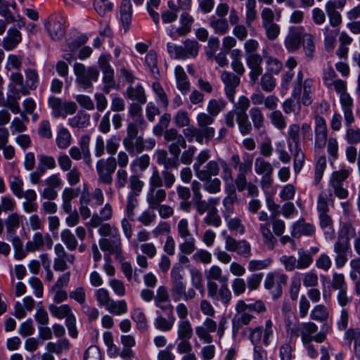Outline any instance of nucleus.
<instances>
[{"instance_id":"obj_1","label":"nucleus","mask_w":360,"mask_h":360,"mask_svg":"<svg viewBox=\"0 0 360 360\" xmlns=\"http://www.w3.org/2000/svg\"><path fill=\"white\" fill-rule=\"evenodd\" d=\"M205 274L207 297L227 306L232 299V294L227 284L228 276L223 275L222 269L217 265L211 266L205 270Z\"/></svg>"},{"instance_id":"obj_2","label":"nucleus","mask_w":360,"mask_h":360,"mask_svg":"<svg viewBox=\"0 0 360 360\" xmlns=\"http://www.w3.org/2000/svg\"><path fill=\"white\" fill-rule=\"evenodd\" d=\"M250 106V100L245 96H240L237 104L235 105L236 109L231 110L224 115L225 125L228 128L233 129L236 125V120L240 133L243 136L250 134L252 131V125L246 113Z\"/></svg>"},{"instance_id":"obj_3","label":"nucleus","mask_w":360,"mask_h":360,"mask_svg":"<svg viewBox=\"0 0 360 360\" xmlns=\"http://www.w3.org/2000/svg\"><path fill=\"white\" fill-rule=\"evenodd\" d=\"M221 179L225 183H232L233 180V172L228 163L221 158L209 161L195 175L201 181L217 176L219 174L220 169Z\"/></svg>"},{"instance_id":"obj_4","label":"nucleus","mask_w":360,"mask_h":360,"mask_svg":"<svg viewBox=\"0 0 360 360\" xmlns=\"http://www.w3.org/2000/svg\"><path fill=\"white\" fill-rule=\"evenodd\" d=\"M73 72L76 77L75 82L78 88L82 90L93 89V83L96 82L99 77V71L95 66H85L80 63H75Z\"/></svg>"},{"instance_id":"obj_5","label":"nucleus","mask_w":360,"mask_h":360,"mask_svg":"<svg viewBox=\"0 0 360 360\" xmlns=\"http://www.w3.org/2000/svg\"><path fill=\"white\" fill-rule=\"evenodd\" d=\"M288 332L296 336L300 333L302 342L314 341L317 343H322L326 339V333L323 331L317 333L318 326L313 322H306L288 328Z\"/></svg>"},{"instance_id":"obj_6","label":"nucleus","mask_w":360,"mask_h":360,"mask_svg":"<svg viewBox=\"0 0 360 360\" xmlns=\"http://www.w3.org/2000/svg\"><path fill=\"white\" fill-rule=\"evenodd\" d=\"M167 51L172 58L175 59L195 58L200 50V44L195 39H186L182 45L168 43Z\"/></svg>"},{"instance_id":"obj_7","label":"nucleus","mask_w":360,"mask_h":360,"mask_svg":"<svg viewBox=\"0 0 360 360\" xmlns=\"http://www.w3.org/2000/svg\"><path fill=\"white\" fill-rule=\"evenodd\" d=\"M139 129L135 124H127V134L122 140L124 149L132 156L143 151V138L138 135Z\"/></svg>"},{"instance_id":"obj_8","label":"nucleus","mask_w":360,"mask_h":360,"mask_svg":"<svg viewBox=\"0 0 360 360\" xmlns=\"http://www.w3.org/2000/svg\"><path fill=\"white\" fill-rule=\"evenodd\" d=\"M275 327L271 319L265 321L264 326H259L248 328L249 339L252 344H261L267 347L271 343Z\"/></svg>"},{"instance_id":"obj_9","label":"nucleus","mask_w":360,"mask_h":360,"mask_svg":"<svg viewBox=\"0 0 360 360\" xmlns=\"http://www.w3.org/2000/svg\"><path fill=\"white\" fill-rule=\"evenodd\" d=\"M274 167L272 164L263 158H257L255 160V171L262 176L260 186L264 193H268L274 183Z\"/></svg>"},{"instance_id":"obj_10","label":"nucleus","mask_w":360,"mask_h":360,"mask_svg":"<svg viewBox=\"0 0 360 360\" xmlns=\"http://www.w3.org/2000/svg\"><path fill=\"white\" fill-rule=\"evenodd\" d=\"M98 174V181L106 185L112 183V174L117 169L116 159L113 156L101 158L98 160L96 165Z\"/></svg>"},{"instance_id":"obj_11","label":"nucleus","mask_w":360,"mask_h":360,"mask_svg":"<svg viewBox=\"0 0 360 360\" xmlns=\"http://www.w3.org/2000/svg\"><path fill=\"white\" fill-rule=\"evenodd\" d=\"M48 105L51 108L53 117H66L68 115H73L77 109V104L73 101L63 102L60 98L51 96L48 100Z\"/></svg>"},{"instance_id":"obj_12","label":"nucleus","mask_w":360,"mask_h":360,"mask_svg":"<svg viewBox=\"0 0 360 360\" xmlns=\"http://www.w3.org/2000/svg\"><path fill=\"white\" fill-rule=\"evenodd\" d=\"M56 257L53 259V269L56 271H65L75 264V256L67 252L63 245L57 243L54 246Z\"/></svg>"},{"instance_id":"obj_13","label":"nucleus","mask_w":360,"mask_h":360,"mask_svg":"<svg viewBox=\"0 0 360 360\" xmlns=\"http://www.w3.org/2000/svg\"><path fill=\"white\" fill-rule=\"evenodd\" d=\"M164 139L167 143H171L168 146L169 153L179 157L181 153V148H186V141L184 136L179 134L176 129L171 128L164 132Z\"/></svg>"},{"instance_id":"obj_14","label":"nucleus","mask_w":360,"mask_h":360,"mask_svg":"<svg viewBox=\"0 0 360 360\" xmlns=\"http://www.w3.org/2000/svg\"><path fill=\"white\" fill-rule=\"evenodd\" d=\"M65 19L61 15H51L45 22L49 35L54 41L60 40L65 33Z\"/></svg>"},{"instance_id":"obj_15","label":"nucleus","mask_w":360,"mask_h":360,"mask_svg":"<svg viewBox=\"0 0 360 360\" xmlns=\"http://www.w3.org/2000/svg\"><path fill=\"white\" fill-rule=\"evenodd\" d=\"M315 127H314V148L315 151H321L326 145L328 139V128L325 119L316 115L314 117Z\"/></svg>"},{"instance_id":"obj_16","label":"nucleus","mask_w":360,"mask_h":360,"mask_svg":"<svg viewBox=\"0 0 360 360\" xmlns=\"http://www.w3.org/2000/svg\"><path fill=\"white\" fill-rule=\"evenodd\" d=\"M220 79L224 85V93L230 102L234 103L236 88L240 83L238 76L229 71H223L220 75Z\"/></svg>"},{"instance_id":"obj_17","label":"nucleus","mask_w":360,"mask_h":360,"mask_svg":"<svg viewBox=\"0 0 360 360\" xmlns=\"http://www.w3.org/2000/svg\"><path fill=\"white\" fill-rule=\"evenodd\" d=\"M198 127L205 136L206 142L210 141L215 135V129L211 125L215 122V117L208 112H200L196 116Z\"/></svg>"},{"instance_id":"obj_18","label":"nucleus","mask_w":360,"mask_h":360,"mask_svg":"<svg viewBox=\"0 0 360 360\" xmlns=\"http://www.w3.org/2000/svg\"><path fill=\"white\" fill-rule=\"evenodd\" d=\"M314 93V80L311 78H307L301 84V89L296 92V86L292 96L295 98L299 97L298 100L305 106L310 105L313 102V96Z\"/></svg>"},{"instance_id":"obj_19","label":"nucleus","mask_w":360,"mask_h":360,"mask_svg":"<svg viewBox=\"0 0 360 360\" xmlns=\"http://www.w3.org/2000/svg\"><path fill=\"white\" fill-rule=\"evenodd\" d=\"M53 242L49 233L44 236L41 232H36L34 233L31 240H29L25 245V250L28 252H35L41 250L44 245H46L47 249L52 248Z\"/></svg>"},{"instance_id":"obj_20","label":"nucleus","mask_w":360,"mask_h":360,"mask_svg":"<svg viewBox=\"0 0 360 360\" xmlns=\"http://www.w3.org/2000/svg\"><path fill=\"white\" fill-rule=\"evenodd\" d=\"M193 22L194 19L190 14L183 13L180 16V26H171L168 30V34L174 39L186 36L191 32Z\"/></svg>"},{"instance_id":"obj_21","label":"nucleus","mask_w":360,"mask_h":360,"mask_svg":"<svg viewBox=\"0 0 360 360\" xmlns=\"http://www.w3.org/2000/svg\"><path fill=\"white\" fill-rule=\"evenodd\" d=\"M303 32V27H294L290 29L284 41V45L288 51L292 53L300 48Z\"/></svg>"},{"instance_id":"obj_22","label":"nucleus","mask_w":360,"mask_h":360,"mask_svg":"<svg viewBox=\"0 0 360 360\" xmlns=\"http://www.w3.org/2000/svg\"><path fill=\"white\" fill-rule=\"evenodd\" d=\"M101 249L108 252L109 255H115L117 259L121 260L123 258L121 237L112 238V239L102 238L99 240Z\"/></svg>"},{"instance_id":"obj_23","label":"nucleus","mask_w":360,"mask_h":360,"mask_svg":"<svg viewBox=\"0 0 360 360\" xmlns=\"http://www.w3.org/2000/svg\"><path fill=\"white\" fill-rule=\"evenodd\" d=\"M345 4L346 0H338L336 2L329 1L326 3L325 8L332 27H338L342 23V16L336 8H342Z\"/></svg>"},{"instance_id":"obj_24","label":"nucleus","mask_w":360,"mask_h":360,"mask_svg":"<svg viewBox=\"0 0 360 360\" xmlns=\"http://www.w3.org/2000/svg\"><path fill=\"white\" fill-rule=\"evenodd\" d=\"M350 249L349 242L347 240H338L334 244L335 253V262L338 268H342L347 263V252Z\"/></svg>"},{"instance_id":"obj_25","label":"nucleus","mask_w":360,"mask_h":360,"mask_svg":"<svg viewBox=\"0 0 360 360\" xmlns=\"http://www.w3.org/2000/svg\"><path fill=\"white\" fill-rule=\"evenodd\" d=\"M262 57L258 53L249 54L246 58L248 67L250 69V78L255 82L262 73Z\"/></svg>"},{"instance_id":"obj_26","label":"nucleus","mask_w":360,"mask_h":360,"mask_svg":"<svg viewBox=\"0 0 360 360\" xmlns=\"http://www.w3.org/2000/svg\"><path fill=\"white\" fill-rule=\"evenodd\" d=\"M167 192L162 188H148L146 193V202L150 209H156L165 200Z\"/></svg>"},{"instance_id":"obj_27","label":"nucleus","mask_w":360,"mask_h":360,"mask_svg":"<svg viewBox=\"0 0 360 360\" xmlns=\"http://www.w3.org/2000/svg\"><path fill=\"white\" fill-rule=\"evenodd\" d=\"M141 105L139 103H132L129 105V115L132 119V122L128 124H134L143 131L146 129L147 124L142 114Z\"/></svg>"},{"instance_id":"obj_28","label":"nucleus","mask_w":360,"mask_h":360,"mask_svg":"<svg viewBox=\"0 0 360 360\" xmlns=\"http://www.w3.org/2000/svg\"><path fill=\"white\" fill-rule=\"evenodd\" d=\"M22 41L20 32L15 27L10 28L6 36L2 40V46L7 51H12L15 49Z\"/></svg>"},{"instance_id":"obj_29","label":"nucleus","mask_w":360,"mask_h":360,"mask_svg":"<svg viewBox=\"0 0 360 360\" xmlns=\"http://www.w3.org/2000/svg\"><path fill=\"white\" fill-rule=\"evenodd\" d=\"M292 236L300 238L302 235L311 236L315 233L316 228L314 224L307 223L304 219L298 220L293 224Z\"/></svg>"},{"instance_id":"obj_30","label":"nucleus","mask_w":360,"mask_h":360,"mask_svg":"<svg viewBox=\"0 0 360 360\" xmlns=\"http://www.w3.org/2000/svg\"><path fill=\"white\" fill-rule=\"evenodd\" d=\"M25 75V87H23L22 89H16L15 91L16 94L27 96L30 94V90H33L37 87V83L38 80V75L37 71L32 69H28L26 70Z\"/></svg>"},{"instance_id":"obj_31","label":"nucleus","mask_w":360,"mask_h":360,"mask_svg":"<svg viewBox=\"0 0 360 360\" xmlns=\"http://www.w3.org/2000/svg\"><path fill=\"white\" fill-rule=\"evenodd\" d=\"M176 86L182 94L186 95L191 88V84L184 68L178 65L174 70Z\"/></svg>"},{"instance_id":"obj_32","label":"nucleus","mask_w":360,"mask_h":360,"mask_svg":"<svg viewBox=\"0 0 360 360\" xmlns=\"http://www.w3.org/2000/svg\"><path fill=\"white\" fill-rule=\"evenodd\" d=\"M125 95L129 99L136 101L140 104H144L147 101L145 90L141 84H137L135 86H129Z\"/></svg>"},{"instance_id":"obj_33","label":"nucleus","mask_w":360,"mask_h":360,"mask_svg":"<svg viewBox=\"0 0 360 360\" xmlns=\"http://www.w3.org/2000/svg\"><path fill=\"white\" fill-rule=\"evenodd\" d=\"M226 196L223 200V205L225 208V215L232 214L234 212L233 205L237 201L238 197L236 188L230 185L226 188Z\"/></svg>"},{"instance_id":"obj_34","label":"nucleus","mask_w":360,"mask_h":360,"mask_svg":"<svg viewBox=\"0 0 360 360\" xmlns=\"http://www.w3.org/2000/svg\"><path fill=\"white\" fill-rule=\"evenodd\" d=\"M209 25L217 34L224 35L229 30V22L226 18L212 15L209 19Z\"/></svg>"},{"instance_id":"obj_35","label":"nucleus","mask_w":360,"mask_h":360,"mask_svg":"<svg viewBox=\"0 0 360 360\" xmlns=\"http://www.w3.org/2000/svg\"><path fill=\"white\" fill-rule=\"evenodd\" d=\"M157 317L154 320V326L156 329L167 332L172 330L175 322V318L173 314L169 315L168 318L164 317L160 311H157Z\"/></svg>"},{"instance_id":"obj_36","label":"nucleus","mask_w":360,"mask_h":360,"mask_svg":"<svg viewBox=\"0 0 360 360\" xmlns=\"http://www.w3.org/2000/svg\"><path fill=\"white\" fill-rule=\"evenodd\" d=\"M269 223H262L259 224V231L263 237V243L268 250L274 249L277 243L276 238L274 236L269 229Z\"/></svg>"},{"instance_id":"obj_37","label":"nucleus","mask_w":360,"mask_h":360,"mask_svg":"<svg viewBox=\"0 0 360 360\" xmlns=\"http://www.w3.org/2000/svg\"><path fill=\"white\" fill-rule=\"evenodd\" d=\"M121 20L125 31H127L131 22L132 6L131 0H123L120 6Z\"/></svg>"},{"instance_id":"obj_38","label":"nucleus","mask_w":360,"mask_h":360,"mask_svg":"<svg viewBox=\"0 0 360 360\" xmlns=\"http://www.w3.org/2000/svg\"><path fill=\"white\" fill-rule=\"evenodd\" d=\"M302 43L306 57L311 60L316 49L314 36L310 33L303 32Z\"/></svg>"},{"instance_id":"obj_39","label":"nucleus","mask_w":360,"mask_h":360,"mask_svg":"<svg viewBox=\"0 0 360 360\" xmlns=\"http://www.w3.org/2000/svg\"><path fill=\"white\" fill-rule=\"evenodd\" d=\"M249 115L255 129L259 130L264 127L265 118L260 108L257 106L251 108L249 110Z\"/></svg>"},{"instance_id":"obj_40","label":"nucleus","mask_w":360,"mask_h":360,"mask_svg":"<svg viewBox=\"0 0 360 360\" xmlns=\"http://www.w3.org/2000/svg\"><path fill=\"white\" fill-rule=\"evenodd\" d=\"M70 348V343L66 338L60 339L56 342H49L46 345L47 352L60 354L63 351H68Z\"/></svg>"},{"instance_id":"obj_41","label":"nucleus","mask_w":360,"mask_h":360,"mask_svg":"<svg viewBox=\"0 0 360 360\" xmlns=\"http://www.w3.org/2000/svg\"><path fill=\"white\" fill-rule=\"evenodd\" d=\"M68 124L74 128H85L90 124V115L84 111H79L68 120Z\"/></svg>"},{"instance_id":"obj_42","label":"nucleus","mask_w":360,"mask_h":360,"mask_svg":"<svg viewBox=\"0 0 360 360\" xmlns=\"http://www.w3.org/2000/svg\"><path fill=\"white\" fill-rule=\"evenodd\" d=\"M131 317L136 323V328L139 330L146 331L148 328V319L143 311L140 308L133 309Z\"/></svg>"},{"instance_id":"obj_43","label":"nucleus","mask_w":360,"mask_h":360,"mask_svg":"<svg viewBox=\"0 0 360 360\" xmlns=\"http://www.w3.org/2000/svg\"><path fill=\"white\" fill-rule=\"evenodd\" d=\"M56 143L58 148L66 149L72 143V136L68 129L61 127L57 132Z\"/></svg>"},{"instance_id":"obj_44","label":"nucleus","mask_w":360,"mask_h":360,"mask_svg":"<svg viewBox=\"0 0 360 360\" xmlns=\"http://www.w3.org/2000/svg\"><path fill=\"white\" fill-rule=\"evenodd\" d=\"M176 333L178 339H191L193 329L190 320L178 321Z\"/></svg>"},{"instance_id":"obj_45","label":"nucleus","mask_w":360,"mask_h":360,"mask_svg":"<svg viewBox=\"0 0 360 360\" xmlns=\"http://www.w3.org/2000/svg\"><path fill=\"white\" fill-rule=\"evenodd\" d=\"M49 310L51 314L59 319L67 318L72 314V309L68 304L56 305L51 304L49 305Z\"/></svg>"},{"instance_id":"obj_46","label":"nucleus","mask_w":360,"mask_h":360,"mask_svg":"<svg viewBox=\"0 0 360 360\" xmlns=\"http://www.w3.org/2000/svg\"><path fill=\"white\" fill-rule=\"evenodd\" d=\"M145 63L148 68L151 76L158 79L160 77V72L158 68V58L155 52L150 51H149L145 58Z\"/></svg>"},{"instance_id":"obj_47","label":"nucleus","mask_w":360,"mask_h":360,"mask_svg":"<svg viewBox=\"0 0 360 360\" xmlns=\"http://www.w3.org/2000/svg\"><path fill=\"white\" fill-rule=\"evenodd\" d=\"M22 217L17 212H12L8 216L5 221V226L8 234L13 235L15 233L16 229L20 226Z\"/></svg>"},{"instance_id":"obj_48","label":"nucleus","mask_w":360,"mask_h":360,"mask_svg":"<svg viewBox=\"0 0 360 360\" xmlns=\"http://www.w3.org/2000/svg\"><path fill=\"white\" fill-rule=\"evenodd\" d=\"M327 161L326 155H321L316 160L314 168V185L318 186L326 170Z\"/></svg>"},{"instance_id":"obj_49","label":"nucleus","mask_w":360,"mask_h":360,"mask_svg":"<svg viewBox=\"0 0 360 360\" xmlns=\"http://www.w3.org/2000/svg\"><path fill=\"white\" fill-rule=\"evenodd\" d=\"M184 138H186L188 141H193L195 138V141L199 143H202L203 140H205V136L202 135V132L198 127H195L193 125H189L183 130Z\"/></svg>"},{"instance_id":"obj_50","label":"nucleus","mask_w":360,"mask_h":360,"mask_svg":"<svg viewBox=\"0 0 360 360\" xmlns=\"http://www.w3.org/2000/svg\"><path fill=\"white\" fill-rule=\"evenodd\" d=\"M226 102L223 99L212 98L208 101L207 105V111L208 113L216 117L221 111H223L226 106Z\"/></svg>"},{"instance_id":"obj_51","label":"nucleus","mask_w":360,"mask_h":360,"mask_svg":"<svg viewBox=\"0 0 360 360\" xmlns=\"http://www.w3.org/2000/svg\"><path fill=\"white\" fill-rule=\"evenodd\" d=\"M300 127L297 124H291L288 130L287 142L289 148L291 147L292 143L295 144V148L299 147L300 143Z\"/></svg>"},{"instance_id":"obj_52","label":"nucleus","mask_w":360,"mask_h":360,"mask_svg":"<svg viewBox=\"0 0 360 360\" xmlns=\"http://www.w3.org/2000/svg\"><path fill=\"white\" fill-rule=\"evenodd\" d=\"M256 0H246L245 2V23L250 27L256 20L257 12L256 10Z\"/></svg>"},{"instance_id":"obj_53","label":"nucleus","mask_w":360,"mask_h":360,"mask_svg":"<svg viewBox=\"0 0 360 360\" xmlns=\"http://www.w3.org/2000/svg\"><path fill=\"white\" fill-rule=\"evenodd\" d=\"M271 123L278 130H283L287 127L285 117L281 111L276 110L272 111L269 115Z\"/></svg>"},{"instance_id":"obj_54","label":"nucleus","mask_w":360,"mask_h":360,"mask_svg":"<svg viewBox=\"0 0 360 360\" xmlns=\"http://www.w3.org/2000/svg\"><path fill=\"white\" fill-rule=\"evenodd\" d=\"M60 238L69 250L73 251L77 249L78 242L70 229L63 230L60 233Z\"/></svg>"},{"instance_id":"obj_55","label":"nucleus","mask_w":360,"mask_h":360,"mask_svg":"<svg viewBox=\"0 0 360 360\" xmlns=\"http://www.w3.org/2000/svg\"><path fill=\"white\" fill-rule=\"evenodd\" d=\"M105 309L110 314L120 316L127 313V304L124 300L119 301H114L112 300Z\"/></svg>"},{"instance_id":"obj_56","label":"nucleus","mask_w":360,"mask_h":360,"mask_svg":"<svg viewBox=\"0 0 360 360\" xmlns=\"http://www.w3.org/2000/svg\"><path fill=\"white\" fill-rule=\"evenodd\" d=\"M319 225L320 227L323 229H328V231H326V233L330 236V239H333L335 236V230L333 228V221L330 215L327 213L319 214Z\"/></svg>"},{"instance_id":"obj_57","label":"nucleus","mask_w":360,"mask_h":360,"mask_svg":"<svg viewBox=\"0 0 360 360\" xmlns=\"http://www.w3.org/2000/svg\"><path fill=\"white\" fill-rule=\"evenodd\" d=\"M22 119L19 117H14L11 124V129L13 134L22 133L27 130V127L25 124L28 121V117L25 112H20Z\"/></svg>"},{"instance_id":"obj_58","label":"nucleus","mask_w":360,"mask_h":360,"mask_svg":"<svg viewBox=\"0 0 360 360\" xmlns=\"http://www.w3.org/2000/svg\"><path fill=\"white\" fill-rule=\"evenodd\" d=\"M23 181L17 176H13L9 179V186L13 194L18 198H22Z\"/></svg>"},{"instance_id":"obj_59","label":"nucleus","mask_w":360,"mask_h":360,"mask_svg":"<svg viewBox=\"0 0 360 360\" xmlns=\"http://www.w3.org/2000/svg\"><path fill=\"white\" fill-rule=\"evenodd\" d=\"M262 26L264 30L266 37L269 40L274 41L278 37L281 33V27L279 25L274 22L263 24Z\"/></svg>"},{"instance_id":"obj_60","label":"nucleus","mask_w":360,"mask_h":360,"mask_svg":"<svg viewBox=\"0 0 360 360\" xmlns=\"http://www.w3.org/2000/svg\"><path fill=\"white\" fill-rule=\"evenodd\" d=\"M143 186L144 183L140 179L139 176L136 174L130 176L129 186L131 189V191L128 193V195L138 197L142 191Z\"/></svg>"},{"instance_id":"obj_61","label":"nucleus","mask_w":360,"mask_h":360,"mask_svg":"<svg viewBox=\"0 0 360 360\" xmlns=\"http://www.w3.org/2000/svg\"><path fill=\"white\" fill-rule=\"evenodd\" d=\"M204 221L209 226L219 227L221 224V219L218 214V210L215 206H212L210 210L207 212Z\"/></svg>"},{"instance_id":"obj_62","label":"nucleus","mask_w":360,"mask_h":360,"mask_svg":"<svg viewBox=\"0 0 360 360\" xmlns=\"http://www.w3.org/2000/svg\"><path fill=\"white\" fill-rule=\"evenodd\" d=\"M22 65V56L10 54L6 58L5 68L7 71L20 70Z\"/></svg>"},{"instance_id":"obj_63","label":"nucleus","mask_w":360,"mask_h":360,"mask_svg":"<svg viewBox=\"0 0 360 360\" xmlns=\"http://www.w3.org/2000/svg\"><path fill=\"white\" fill-rule=\"evenodd\" d=\"M298 258H297L298 269H304L308 268L313 262L311 254L306 252L304 249H299L297 252Z\"/></svg>"},{"instance_id":"obj_64","label":"nucleus","mask_w":360,"mask_h":360,"mask_svg":"<svg viewBox=\"0 0 360 360\" xmlns=\"http://www.w3.org/2000/svg\"><path fill=\"white\" fill-rule=\"evenodd\" d=\"M205 182L203 184V188L205 191L210 194H216L221 191V181L219 178H210L205 179Z\"/></svg>"}]
</instances>
